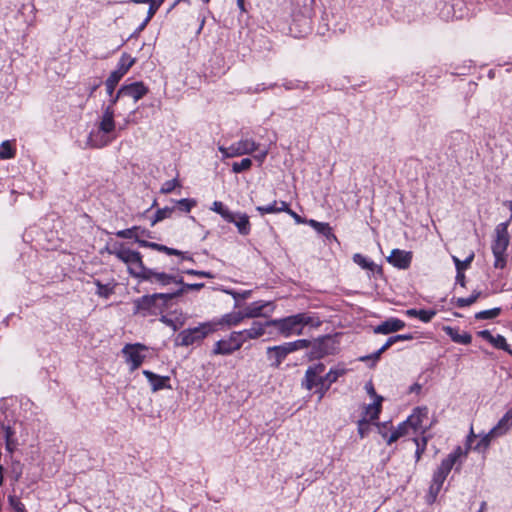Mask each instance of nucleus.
<instances>
[{"label": "nucleus", "instance_id": "nucleus-1", "mask_svg": "<svg viewBox=\"0 0 512 512\" xmlns=\"http://www.w3.org/2000/svg\"><path fill=\"white\" fill-rule=\"evenodd\" d=\"M176 294L154 293L143 295L133 300V314L142 317L163 315L171 305Z\"/></svg>", "mask_w": 512, "mask_h": 512}, {"label": "nucleus", "instance_id": "nucleus-2", "mask_svg": "<svg viewBox=\"0 0 512 512\" xmlns=\"http://www.w3.org/2000/svg\"><path fill=\"white\" fill-rule=\"evenodd\" d=\"M114 116V110H111V108H103L97 130L91 131L88 137V144L91 147L103 148L116 138V136L113 135L116 129Z\"/></svg>", "mask_w": 512, "mask_h": 512}, {"label": "nucleus", "instance_id": "nucleus-3", "mask_svg": "<svg viewBox=\"0 0 512 512\" xmlns=\"http://www.w3.org/2000/svg\"><path fill=\"white\" fill-rule=\"evenodd\" d=\"M270 326L277 327L279 333L284 337L302 334V330L307 325H319L320 322H314V318L307 313H299L281 319H272L267 321Z\"/></svg>", "mask_w": 512, "mask_h": 512}, {"label": "nucleus", "instance_id": "nucleus-4", "mask_svg": "<svg viewBox=\"0 0 512 512\" xmlns=\"http://www.w3.org/2000/svg\"><path fill=\"white\" fill-rule=\"evenodd\" d=\"M508 222L500 223L495 229V239L492 244V252L495 258L494 267L503 269L507 264L506 251L509 245Z\"/></svg>", "mask_w": 512, "mask_h": 512}, {"label": "nucleus", "instance_id": "nucleus-5", "mask_svg": "<svg viewBox=\"0 0 512 512\" xmlns=\"http://www.w3.org/2000/svg\"><path fill=\"white\" fill-rule=\"evenodd\" d=\"M215 328L211 323H201L197 327L188 328L178 333L176 345L188 347L202 342Z\"/></svg>", "mask_w": 512, "mask_h": 512}, {"label": "nucleus", "instance_id": "nucleus-6", "mask_svg": "<svg viewBox=\"0 0 512 512\" xmlns=\"http://www.w3.org/2000/svg\"><path fill=\"white\" fill-rule=\"evenodd\" d=\"M110 254L115 255L119 260L128 265V272L134 278H139L145 269L142 261V255L138 251H134L123 246L114 248L109 251Z\"/></svg>", "mask_w": 512, "mask_h": 512}, {"label": "nucleus", "instance_id": "nucleus-7", "mask_svg": "<svg viewBox=\"0 0 512 512\" xmlns=\"http://www.w3.org/2000/svg\"><path fill=\"white\" fill-rule=\"evenodd\" d=\"M146 350L147 347L140 343L126 344L123 347L122 354L130 365V371H135L142 365L145 359V355L142 352Z\"/></svg>", "mask_w": 512, "mask_h": 512}, {"label": "nucleus", "instance_id": "nucleus-8", "mask_svg": "<svg viewBox=\"0 0 512 512\" xmlns=\"http://www.w3.org/2000/svg\"><path fill=\"white\" fill-rule=\"evenodd\" d=\"M241 347V339L233 331L227 338L221 339L214 344L211 354L227 356L238 351Z\"/></svg>", "mask_w": 512, "mask_h": 512}, {"label": "nucleus", "instance_id": "nucleus-9", "mask_svg": "<svg viewBox=\"0 0 512 512\" xmlns=\"http://www.w3.org/2000/svg\"><path fill=\"white\" fill-rule=\"evenodd\" d=\"M464 454H466V451L464 452L460 446L456 447L452 453L442 460L440 466L434 472L433 478L444 483L456 461Z\"/></svg>", "mask_w": 512, "mask_h": 512}, {"label": "nucleus", "instance_id": "nucleus-10", "mask_svg": "<svg viewBox=\"0 0 512 512\" xmlns=\"http://www.w3.org/2000/svg\"><path fill=\"white\" fill-rule=\"evenodd\" d=\"M138 279L151 283H157L161 286H167L171 283L178 284V277L147 267H145L144 271L141 273Z\"/></svg>", "mask_w": 512, "mask_h": 512}, {"label": "nucleus", "instance_id": "nucleus-11", "mask_svg": "<svg viewBox=\"0 0 512 512\" xmlns=\"http://www.w3.org/2000/svg\"><path fill=\"white\" fill-rule=\"evenodd\" d=\"M148 92V87L142 81L123 85L119 89V94H123V97L132 98L134 103L142 99Z\"/></svg>", "mask_w": 512, "mask_h": 512}, {"label": "nucleus", "instance_id": "nucleus-12", "mask_svg": "<svg viewBox=\"0 0 512 512\" xmlns=\"http://www.w3.org/2000/svg\"><path fill=\"white\" fill-rule=\"evenodd\" d=\"M324 371L325 365L323 363H318L313 366H309L305 372V377L302 382V385L307 390H311L312 388L320 385V379H323L322 373Z\"/></svg>", "mask_w": 512, "mask_h": 512}, {"label": "nucleus", "instance_id": "nucleus-13", "mask_svg": "<svg viewBox=\"0 0 512 512\" xmlns=\"http://www.w3.org/2000/svg\"><path fill=\"white\" fill-rule=\"evenodd\" d=\"M268 326L267 321L264 323L254 321L250 328L234 332L238 335V338L241 339V344L243 345L248 340L258 339L263 336L265 334V328Z\"/></svg>", "mask_w": 512, "mask_h": 512}, {"label": "nucleus", "instance_id": "nucleus-14", "mask_svg": "<svg viewBox=\"0 0 512 512\" xmlns=\"http://www.w3.org/2000/svg\"><path fill=\"white\" fill-rule=\"evenodd\" d=\"M427 407H417L413 413L405 420L410 431L416 433L418 430L423 428V421L428 417Z\"/></svg>", "mask_w": 512, "mask_h": 512}, {"label": "nucleus", "instance_id": "nucleus-15", "mask_svg": "<svg viewBox=\"0 0 512 512\" xmlns=\"http://www.w3.org/2000/svg\"><path fill=\"white\" fill-rule=\"evenodd\" d=\"M330 342V337H322L311 342L310 359H320L330 354L332 349Z\"/></svg>", "mask_w": 512, "mask_h": 512}, {"label": "nucleus", "instance_id": "nucleus-16", "mask_svg": "<svg viewBox=\"0 0 512 512\" xmlns=\"http://www.w3.org/2000/svg\"><path fill=\"white\" fill-rule=\"evenodd\" d=\"M388 262L399 269H407L412 261V253L400 249H393Z\"/></svg>", "mask_w": 512, "mask_h": 512}, {"label": "nucleus", "instance_id": "nucleus-17", "mask_svg": "<svg viewBox=\"0 0 512 512\" xmlns=\"http://www.w3.org/2000/svg\"><path fill=\"white\" fill-rule=\"evenodd\" d=\"M405 327L404 321L398 318H389L381 324L374 327L373 331L375 334H390L397 332Z\"/></svg>", "mask_w": 512, "mask_h": 512}, {"label": "nucleus", "instance_id": "nucleus-18", "mask_svg": "<svg viewBox=\"0 0 512 512\" xmlns=\"http://www.w3.org/2000/svg\"><path fill=\"white\" fill-rule=\"evenodd\" d=\"M142 373L150 383L152 391L156 392L161 389L170 388V378L168 376H159L149 370H143Z\"/></svg>", "mask_w": 512, "mask_h": 512}, {"label": "nucleus", "instance_id": "nucleus-19", "mask_svg": "<svg viewBox=\"0 0 512 512\" xmlns=\"http://www.w3.org/2000/svg\"><path fill=\"white\" fill-rule=\"evenodd\" d=\"M512 428V409H509L498 423L491 429V435L501 437L507 434Z\"/></svg>", "mask_w": 512, "mask_h": 512}, {"label": "nucleus", "instance_id": "nucleus-20", "mask_svg": "<svg viewBox=\"0 0 512 512\" xmlns=\"http://www.w3.org/2000/svg\"><path fill=\"white\" fill-rule=\"evenodd\" d=\"M267 354H268V358L270 360H273L271 366L274 368H279V366L281 365V363L283 362V360L287 357V355L289 353H288L285 345L282 344V345H278V346L268 347Z\"/></svg>", "mask_w": 512, "mask_h": 512}, {"label": "nucleus", "instance_id": "nucleus-21", "mask_svg": "<svg viewBox=\"0 0 512 512\" xmlns=\"http://www.w3.org/2000/svg\"><path fill=\"white\" fill-rule=\"evenodd\" d=\"M233 221H228L229 223H233L241 235H248L251 231V224L249 221L248 215L244 213H234L232 212Z\"/></svg>", "mask_w": 512, "mask_h": 512}, {"label": "nucleus", "instance_id": "nucleus-22", "mask_svg": "<svg viewBox=\"0 0 512 512\" xmlns=\"http://www.w3.org/2000/svg\"><path fill=\"white\" fill-rule=\"evenodd\" d=\"M271 304V302L255 301L244 308V316L246 318H257L261 316H266L263 310L265 307L270 306Z\"/></svg>", "mask_w": 512, "mask_h": 512}, {"label": "nucleus", "instance_id": "nucleus-23", "mask_svg": "<svg viewBox=\"0 0 512 512\" xmlns=\"http://www.w3.org/2000/svg\"><path fill=\"white\" fill-rule=\"evenodd\" d=\"M443 331L455 343L468 345L472 341V336L469 333H467V332L460 333L458 329L453 328L451 326H444Z\"/></svg>", "mask_w": 512, "mask_h": 512}, {"label": "nucleus", "instance_id": "nucleus-24", "mask_svg": "<svg viewBox=\"0 0 512 512\" xmlns=\"http://www.w3.org/2000/svg\"><path fill=\"white\" fill-rule=\"evenodd\" d=\"M383 438L387 440V444L391 445L393 442L397 441L399 438L406 436L410 433V429L407 426V423L404 421L398 425V427L392 431V433L388 436L386 432L380 429L379 431Z\"/></svg>", "mask_w": 512, "mask_h": 512}, {"label": "nucleus", "instance_id": "nucleus-25", "mask_svg": "<svg viewBox=\"0 0 512 512\" xmlns=\"http://www.w3.org/2000/svg\"><path fill=\"white\" fill-rule=\"evenodd\" d=\"M383 398L381 396H376V399L373 403L365 406L364 415L362 418H366L368 421H373L378 419V416L381 412Z\"/></svg>", "mask_w": 512, "mask_h": 512}, {"label": "nucleus", "instance_id": "nucleus-26", "mask_svg": "<svg viewBox=\"0 0 512 512\" xmlns=\"http://www.w3.org/2000/svg\"><path fill=\"white\" fill-rule=\"evenodd\" d=\"M353 261L355 264L359 265L362 269L369 270L372 273H381L382 268L375 264L373 261L369 260L365 256L360 253H356L353 255Z\"/></svg>", "mask_w": 512, "mask_h": 512}, {"label": "nucleus", "instance_id": "nucleus-27", "mask_svg": "<svg viewBox=\"0 0 512 512\" xmlns=\"http://www.w3.org/2000/svg\"><path fill=\"white\" fill-rule=\"evenodd\" d=\"M287 209V202L285 201H277L274 200L272 203L265 206H257L256 210L260 213V215L265 214H274L282 212V210Z\"/></svg>", "mask_w": 512, "mask_h": 512}, {"label": "nucleus", "instance_id": "nucleus-28", "mask_svg": "<svg viewBox=\"0 0 512 512\" xmlns=\"http://www.w3.org/2000/svg\"><path fill=\"white\" fill-rule=\"evenodd\" d=\"M135 63V59L132 58L128 54H123L119 60L118 67L114 70L115 73H118L119 76L123 78V76L129 71V69Z\"/></svg>", "mask_w": 512, "mask_h": 512}, {"label": "nucleus", "instance_id": "nucleus-29", "mask_svg": "<svg viewBox=\"0 0 512 512\" xmlns=\"http://www.w3.org/2000/svg\"><path fill=\"white\" fill-rule=\"evenodd\" d=\"M178 285H180V288L177 289L176 291L172 292V294H176L175 298L182 296L188 290H200L205 286L204 283H193V284L184 283L182 277L178 278Z\"/></svg>", "mask_w": 512, "mask_h": 512}, {"label": "nucleus", "instance_id": "nucleus-30", "mask_svg": "<svg viewBox=\"0 0 512 512\" xmlns=\"http://www.w3.org/2000/svg\"><path fill=\"white\" fill-rule=\"evenodd\" d=\"M313 229H315L318 233L324 235L327 238L335 237L332 233V229L328 223L318 222L314 219H310L307 222Z\"/></svg>", "mask_w": 512, "mask_h": 512}, {"label": "nucleus", "instance_id": "nucleus-31", "mask_svg": "<svg viewBox=\"0 0 512 512\" xmlns=\"http://www.w3.org/2000/svg\"><path fill=\"white\" fill-rule=\"evenodd\" d=\"M346 373L345 368H331L329 372L323 376V379H320V381L325 382V384L331 386L334 382L338 380L339 377L343 376Z\"/></svg>", "mask_w": 512, "mask_h": 512}, {"label": "nucleus", "instance_id": "nucleus-32", "mask_svg": "<svg viewBox=\"0 0 512 512\" xmlns=\"http://www.w3.org/2000/svg\"><path fill=\"white\" fill-rule=\"evenodd\" d=\"M237 143L242 155L252 154L259 148V144L253 139H241Z\"/></svg>", "mask_w": 512, "mask_h": 512}, {"label": "nucleus", "instance_id": "nucleus-33", "mask_svg": "<svg viewBox=\"0 0 512 512\" xmlns=\"http://www.w3.org/2000/svg\"><path fill=\"white\" fill-rule=\"evenodd\" d=\"M211 210L219 214L225 221H233L232 211H230L222 202L214 201Z\"/></svg>", "mask_w": 512, "mask_h": 512}, {"label": "nucleus", "instance_id": "nucleus-34", "mask_svg": "<svg viewBox=\"0 0 512 512\" xmlns=\"http://www.w3.org/2000/svg\"><path fill=\"white\" fill-rule=\"evenodd\" d=\"M121 79L122 77L119 76L118 73H115L114 71L110 73L109 77L105 81L106 92L109 96H112L116 86L118 85Z\"/></svg>", "mask_w": 512, "mask_h": 512}, {"label": "nucleus", "instance_id": "nucleus-35", "mask_svg": "<svg viewBox=\"0 0 512 512\" xmlns=\"http://www.w3.org/2000/svg\"><path fill=\"white\" fill-rule=\"evenodd\" d=\"M218 149L222 153L224 158H233V157L242 156L237 142L233 143L229 147L219 146Z\"/></svg>", "mask_w": 512, "mask_h": 512}, {"label": "nucleus", "instance_id": "nucleus-36", "mask_svg": "<svg viewBox=\"0 0 512 512\" xmlns=\"http://www.w3.org/2000/svg\"><path fill=\"white\" fill-rule=\"evenodd\" d=\"M481 291H474L469 297L467 298H457L455 303L458 308H464L472 305L477 301V299L481 296Z\"/></svg>", "mask_w": 512, "mask_h": 512}, {"label": "nucleus", "instance_id": "nucleus-37", "mask_svg": "<svg viewBox=\"0 0 512 512\" xmlns=\"http://www.w3.org/2000/svg\"><path fill=\"white\" fill-rule=\"evenodd\" d=\"M138 231H141L142 234L146 233V229H142L141 227L134 226L132 228H128V229H124V230H120V231L116 232V236L119 238H124V239H132V238L135 239L138 234Z\"/></svg>", "mask_w": 512, "mask_h": 512}, {"label": "nucleus", "instance_id": "nucleus-38", "mask_svg": "<svg viewBox=\"0 0 512 512\" xmlns=\"http://www.w3.org/2000/svg\"><path fill=\"white\" fill-rule=\"evenodd\" d=\"M160 321L168 327H171L174 331H177L184 325V319L181 317H176L172 319L167 315H162L160 317Z\"/></svg>", "mask_w": 512, "mask_h": 512}, {"label": "nucleus", "instance_id": "nucleus-39", "mask_svg": "<svg viewBox=\"0 0 512 512\" xmlns=\"http://www.w3.org/2000/svg\"><path fill=\"white\" fill-rule=\"evenodd\" d=\"M174 207H164L161 209H158L155 213L154 219L151 222V226H154L156 223L166 219L170 218L174 212Z\"/></svg>", "mask_w": 512, "mask_h": 512}, {"label": "nucleus", "instance_id": "nucleus-40", "mask_svg": "<svg viewBox=\"0 0 512 512\" xmlns=\"http://www.w3.org/2000/svg\"><path fill=\"white\" fill-rule=\"evenodd\" d=\"M23 474V464L19 460L11 459L10 475L17 482Z\"/></svg>", "mask_w": 512, "mask_h": 512}, {"label": "nucleus", "instance_id": "nucleus-41", "mask_svg": "<svg viewBox=\"0 0 512 512\" xmlns=\"http://www.w3.org/2000/svg\"><path fill=\"white\" fill-rule=\"evenodd\" d=\"M501 313V308L495 307L489 310H483L480 312H477L475 314V318L477 320H486V319H494L498 317Z\"/></svg>", "mask_w": 512, "mask_h": 512}, {"label": "nucleus", "instance_id": "nucleus-42", "mask_svg": "<svg viewBox=\"0 0 512 512\" xmlns=\"http://www.w3.org/2000/svg\"><path fill=\"white\" fill-rule=\"evenodd\" d=\"M15 156V149L10 141H3L0 146V159H11Z\"/></svg>", "mask_w": 512, "mask_h": 512}, {"label": "nucleus", "instance_id": "nucleus-43", "mask_svg": "<svg viewBox=\"0 0 512 512\" xmlns=\"http://www.w3.org/2000/svg\"><path fill=\"white\" fill-rule=\"evenodd\" d=\"M252 166V160L250 158H243L240 162H234L232 164V171L234 173H241L247 171Z\"/></svg>", "mask_w": 512, "mask_h": 512}, {"label": "nucleus", "instance_id": "nucleus-44", "mask_svg": "<svg viewBox=\"0 0 512 512\" xmlns=\"http://www.w3.org/2000/svg\"><path fill=\"white\" fill-rule=\"evenodd\" d=\"M244 318H246V317L244 316L243 311H241V312H237V313H233V314H227V315L224 316L223 320L229 326H236Z\"/></svg>", "mask_w": 512, "mask_h": 512}, {"label": "nucleus", "instance_id": "nucleus-45", "mask_svg": "<svg viewBox=\"0 0 512 512\" xmlns=\"http://www.w3.org/2000/svg\"><path fill=\"white\" fill-rule=\"evenodd\" d=\"M157 251L164 252V253H166L168 255L181 256L183 260H191L192 261V257L186 256L180 250H177V249H174V248H170V247H167V246L162 245V244H158Z\"/></svg>", "mask_w": 512, "mask_h": 512}, {"label": "nucleus", "instance_id": "nucleus-46", "mask_svg": "<svg viewBox=\"0 0 512 512\" xmlns=\"http://www.w3.org/2000/svg\"><path fill=\"white\" fill-rule=\"evenodd\" d=\"M474 259V253H471L465 260L461 261L456 256H453V261L457 271H464L467 269Z\"/></svg>", "mask_w": 512, "mask_h": 512}, {"label": "nucleus", "instance_id": "nucleus-47", "mask_svg": "<svg viewBox=\"0 0 512 512\" xmlns=\"http://www.w3.org/2000/svg\"><path fill=\"white\" fill-rule=\"evenodd\" d=\"M413 442L416 444L415 458H416V462H418L420 460L422 454L426 450L427 438L423 437L421 439V441L418 440L417 438H413Z\"/></svg>", "mask_w": 512, "mask_h": 512}, {"label": "nucleus", "instance_id": "nucleus-48", "mask_svg": "<svg viewBox=\"0 0 512 512\" xmlns=\"http://www.w3.org/2000/svg\"><path fill=\"white\" fill-rule=\"evenodd\" d=\"M490 344L493 345L497 349L511 352L509 349V345L506 342L505 337H503L502 335L493 336V339L491 340Z\"/></svg>", "mask_w": 512, "mask_h": 512}, {"label": "nucleus", "instance_id": "nucleus-49", "mask_svg": "<svg viewBox=\"0 0 512 512\" xmlns=\"http://www.w3.org/2000/svg\"><path fill=\"white\" fill-rule=\"evenodd\" d=\"M495 438H498L496 435H491V430L483 435L478 442V444L475 446L476 450L486 449L489 447L491 441Z\"/></svg>", "mask_w": 512, "mask_h": 512}, {"label": "nucleus", "instance_id": "nucleus-50", "mask_svg": "<svg viewBox=\"0 0 512 512\" xmlns=\"http://www.w3.org/2000/svg\"><path fill=\"white\" fill-rule=\"evenodd\" d=\"M8 502H9L10 507L15 512H26L24 504L21 502V500L17 496L10 495L8 497Z\"/></svg>", "mask_w": 512, "mask_h": 512}, {"label": "nucleus", "instance_id": "nucleus-51", "mask_svg": "<svg viewBox=\"0 0 512 512\" xmlns=\"http://www.w3.org/2000/svg\"><path fill=\"white\" fill-rule=\"evenodd\" d=\"M179 209L184 212H190L191 209L196 206V201L193 199H180L176 201Z\"/></svg>", "mask_w": 512, "mask_h": 512}, {"label": "nucleus", "instance_id": "nucleus-52", "mask_svg": "<svg viewBox=\"0 0 512 512\" xmlns=\"http://www.w3.org/2000/svg\"><path fill=\"white\" fill-rule=\"evenodd\" d=\"M164 0H151L149 2V9L146 17V22H149L155 15L159 7L162 5Z\"/></svg>", "mask_w": 512, "mask_h": 512}, {"label": "nucleus", "instance_id": "nucleus-53", "mask_svg": "<svg viewBox=\"0 0 512 512\" xmlns=\"http://www.w3.org/2000/svg\"><path fill=\"white\" fill-rule=\"evenodd\" d=\"M370 421L366 418H362L358 421V434L361 438H364L368 435L370 431Z\"/></svg>", "mask_w": 512, "mask_h": 512}, {"label": "nucleus", "instance_id": "nucleus-54", "mask_svg": "<svg viewBox=\"0 0 512 512\" xmlns=\"http://www.w3.org/2000/svg\"><path fill=\"white\" fill-rule=\"evenodd\" d=\"M413 339V336L411 334H400L391 336L386 341V347H391L393 344L399 341H407Z\"/></svg>", "mask_w": 512, "mask_h": 512}, {"label": "nucleus", "instance_id": "nucleus-55", "mask_svg": "<svg viewBox=\"0 0 512 512\" xmlns=\"http://www.w3.org/2000/svg\"><path fill=\"white\" fill-rule=\"evenodd\" d=\"M179 185L180 184L177 179H172V180L166 181L163 183V185L160 189V192L162 194H169Z\"/></svg>", "mask_w": 512, "mask_h": 512}, {"label": "nucleus", "instance_id": "nucleus-56", "mask_svg": "<svg viewBox=\"0 0 512 512\" xmlns=\"http://www.w3.org/2000/svg\"><path fill=\"white\" fill-rule=\"evenodd\" d=\"M436 315L435 310H424L421 309L418 311V319H420L422 322L428 323L430 322L433 317Z\"/></svg>", "mask_w": 512, "mask_h": 512}, {"label": "nucleus", "instance_id": "nucleus-57", "mask_svg": "<svg viewBox=\"0 0 512 512\" xmlns=\"http://www.w3.org/2000/svg\"><path fill=\"white\" fill-rule=\"evenodd\" d=\"M443 486L442 482H438L436 479H432V483L429 488V494L432 497L433 500L437 497L438 493L440 492L441 488Z\"/></svg>", "mask_w": 512, "mask_h": 512}, {"label": "nucleus", "instance_id": "nucleus-58", "mask_svg": "<svg viewBox=\"0 0 512 512\" xmlns=\"http://www.w3.org/2000/svg\"><path fill=\"white\" fill-rule=\"evenodd\" d=\"M98 290L97 294L101 297L108 298L112 292V290L107 286L102 284L99 280L95 282Z\"/></svg>", "mask_w": 512, "mask_h": 512}, {"label": "nucleus", "instance_id": "nucleus-59", "mask_svg": "<svg viewBox=\"0 0 512 512\" xmlns=\"http://www.w3.org/2000/svg\"><path fill=\"white\" fill-rule=\"evenodd\" d=\"M390 347H386V343L380 348L378 349L376 352H374L373 354L371 355H368V356H364V357H361L360 360L361 361H366V360H369V359H372L374 361H377L379 360L380 356L386 351L388 350Z\"/></svg>", "mask_w": 512, "mask_h": 512}, {"label": "nucleus", "instance_id": "nucleus-60", "mask_svg": "<svg viewBox=\"0 0 512 512\" xmlns=\"http://www.w3.org/2000/svg\"><path fill=\"white\" fill-rule=\"evenodd\" d=\"M184 273H186L188 275L203 277V278H214V275L209 271H199V270H194V269H188V270H185Z\"/></svg>", "mask_w": 512, "mask_h": 512}, {"label": "nucleus", "instance_id": "nucleus-61", "mask_svg": "<svg viewBox=\"0 0 512 512\" xmlns=\"http://www.w3.org/2000/svg\"><path fill=\"white\" fill-rule=\"evenodd\" d=\"M283 87L286 90L304 89L306 87V84L301 85V83L299 81H285L283 83Z\"/></svg>", "mask_w": 512, "mask_h": 512}, {"label": "nucleus", "instance_id": "nucleus-62", "mask_svg": "<svg viewBox=\"0 0 512 512\" xmlns=\"http://www.w3.org/2000/svg\"><path fill=\"white\" fill-rule=\"evenodd\" d=\"M135 241L141 247H146V248H151V249L157 250L158 243H154V242H149V241L143 240V239L139 238L138 235L136 236Z\"/></svg>", "mask_w": 512, "mask_h": 512}, {"label": "nucleus", "instance_id": "nucleus-63", "mask_svg": "<svg viewBox=\"0 0 512 512\" xmlns=\"http://www.w3.org/2000/svg\"><path fill=\"white\" fill-rule=\"evenodd\" d=\"M316 387L318 388L316 390V393H318V400L320 401L324 397L325 393L328 391L330 386L325 384V382L320 381V385H318Z\"/></svg>", "mask_w": 512, "mask_h": 512}, {"label": "nucleus", "instance_id": "nucleus-64", "mask_svg": "<svg viewBox=\"0 0 512 512\" xmlns=\"http://www.w3.org/2000/svg\"><path fill=\"white\" fill-rule=\"evenodd\" d=\"M120 98H123V94H119L118 90L115 95L113 93L112 96H110L109 104L105 108H111V110H114V106Z\"/></svg>", "mask_w": 512, "mask_h": 512}]
</instances>
